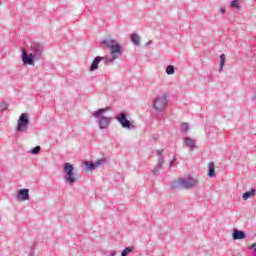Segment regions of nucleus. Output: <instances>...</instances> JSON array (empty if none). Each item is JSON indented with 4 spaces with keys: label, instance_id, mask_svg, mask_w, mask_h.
Here are the masks:
<instances>
[{
    "label": "nucleus",
    "instance_id": "obj_1",
    "mask_svg": "<svg viewBox=\"0 0 256 256\" xmlns=\"http://www.w3.org/2000/svg\"><path fill=\"white\" fill-rule=\"evenodd\" d=\"M199 185V181L193 176L188 175L172 182V189H195Z\"/></svg>",
    "mask_w": 256,
    "mask_h": 256
},
{
    "label": "nucleus",
    "instance_id": "obj_2",
    "mask_svg": "<svg viewBox=\"0 0 256 256\" xmlns=\"http://www.w3.org/2000/svg\"><path fill=\"white\" fill-rule=\"evenodd\" d=\"M107 111H109V107L100 108L92 113V117L97 119V125L99 129H107L111 123V118L103 116V113H107Z\"/></svg>",
    "mask_w": 256,
    "mask_h": 256
},
{
    "label": "nucleus",
    "instance_id": "obj_3",
    "mask_svg": "<svg viewBox=\"0 0 256 256\" xmlns=\"http://www.w3.org/2000/svg\"><path fill=\"white\" fill-rule=\"evenodd\" d=\"M75 167H73L70 163L64 164V179L68 185H73L74 183H77V173H74Z\"/></svg>",
    "mask_w": 256,
    "mask_h": 256
},
{
    "label": "nucleus",
    "instance_id": "obj_4",
    "mask_svg": "<svg viewBox=\"0 0 256 256\" xmlns=\"http://www.w3.org/2000/svg\"><path fill=\"white\" fill-rule=\"evenodd\" d=\"M101 45L103 47H106L107 49H110V53H123V47L120 46L119 43L115 39L108 38L101 40Z\"/></svg>",
    "mask_w": 256,
    "mask_h": 256
},
{
    "label": "nucleus",
    "instance_id": "obj_5",
    "mask_svg": "<svg viewBox=\"0 0 256 256\" xmlns=\"http://www.w3.org/2000/svg\"><path fill=\"white\" fill-rule=\"evenodd\" d=\"M29 129V115L27 113H22L17 120L16 132L17 133H27Z\"/></svg>",
    "mask_w": 256,
    "mask_h": 256
},
{
    "label": "nucleus",
    "instance_id": "obj_6",
    "mask_svg": "<svg viewBox=\"0 0 256 256\" xmlns=\"http://www.w3.org/2000/svg\"><path fill=\"white\" fill-rule=\"evenodd\" d=\"M30 51L35 58V61L43 59V53H45V46L39 42H33L31 44Z\"/></svg>",
    "mask_w": 256,
    "mask_h": 256
},
{
    "label": "nucleus",
    "instance_id": "obj_7",
    "mask_svg": "<svg viewBox=\"0 0 256 256\" xmlns=\"http://www.w3.org/2000/svg\"><path fill=\"white\" fill-rule=\"evenodd\" d=\"M115 119L118 121V123H120L123 129H128L129 131H133V129H135V125L127 119V113L120 112L119 115L115 117Z\"/></svg>",
    "mask_w": 256,
    "mask_h": 256
},
{
    "label": "nucleus",
    "instance_id": "obj_8",
    "mask_svg": "<svg viewBox=\"0 0 256 256\" xmlns=\"http://www.w3.org/2000/svg\"><path fill=\"white\" fill-rule=\"evenodd\" d=\"M153 107H154L155 111H157L158 113L165 111V109L167 107V96L165 94L157 96L154 99Z\"/></svg>",
    "mask_w": 256,
    "mask_h": 256
},
{
    "label": "nucleus",
    "instance_id": "obj_9",
    "mask_svg": "<svg viewBox=\"0 0 256 256\" xmlns=\"http://www.w3.org/2000/svg\"><path fill=\"white\" fill-rule=\"evenodd\" d=\"M22 61L24 65H35V56L32 53L28 54L27 50L22 49Z\"/></svg>",
    "mask_w": 256,
    "mask_h": 256
},
{
    "label": "nucleus",
    "instance_id": "obj_10",
    "mask_svg": "<svg viewBox=\"0 0 256 256\" xmlns=\"http://www.w3.org/2000/svg\"><path fill=\"white\" fill-rule=\"evenodd\" d=\"M157 157H158V165L152 170L153 175H157L161 169H163V163L165 160L163 159V150H157Z\"/></svg>",
    "mask_w": 256,
    "mask_h": 256
},
{
    "label": "nucleus",
    "instance_id": "obj_11",
    "mask_svg": "<svg viewBox=\"0 0 256 256\" xmlns=\"http://www.w3.org/2000/svg\"><path fill=\"white\" fill-rule=\"evenodd\" d=\"M106 161L107 160L105 158H102V159L96 161L95 163H93L91 161H86L85 166L88 171H93V170L97 169V167H101L104 163H106Z\"/></svg>",
    "mask_w": 256,
    "mask_h": 256
},
{
    "label": "nucleus",
    "instance_id": "obj_12",
    "mask_svg": "<svg viewBox=\"0 0 256 256\" xmlns=\"http://www.w3.org/2000/svg\"><path fill=\"white\" fill-rule=\"evenodd\" d=\"M111 56H104L102 57L104 61V65H109L110 63H113L116 59H119L121 55H123V52H110Z\"/></svg>",
    "mask_w": 256,
    "mask_h": 256
},
{
    "label": "nucleus",
    "instance_id": "obj_13",
    "mask_svg": "<svg viewBox=\"0 0 256 256\" xmlns=\"http://www.w3.org/2000/svg\"><path fill=\"white\" fill-rule=\"evenodd\" d=\"M18 201H29V189H20L17 194Z\"/></svg>",
    "mask_w": 256,
    "mask_h": 256
},
{
    "label": "nucleus",
    "instance_id": "obj_14",
    "mask_svg": "<svg viewBox=\"0 0 256 256\" xmlns=\"http://www.w3.org/2000/svg\"><path fill=\"white\" fill-rule=\"evenodd\" d=\"M184 145L190 151H193V149H197V142L195 141V139H192L191 137L184 138Z\"/></svg>",
    "mask_w": 256,
    "mask_h": 256
},
{
    "label": "nucleus",
    "instance_id": "obj_15",
    "mask_svg": "<svg viewBox=\"0 0 256 256\" xmlns=\"http://www.w3.org/2000/svg\"><path fill=\"white\" fill-rule=\"evenodd\" d=\"M245 237H247V235L241 230L235 229L232 233V239H234V241L245 239Z\"/></svg>",
    "mask_w": 256,
    "mask_h": 256
},
{
    "label": "nucleus",
    "instance_id": "obj_16",
    "mask_svg": "<svg viewBox=\"0 0 256 256\" xmlns=\"http://www.w3.org/2000/svg\"><path fill=\"white\" fill-rule=\"evenodd\" d=\"M101 61H103L102 56L95 57L90 66V71H97V69H99V63H101Z\"/></svg>",
    "mask_w": 256,
    "mask_h": 256
},
{
    "label": "nucleus",
    "instance_id": "obj_17",
    "mask_svg": "<svg viewBox=\"0 0 256 256\" xmlns=\"http://www.w3.org/2000/svg\"><path fill=\"white\" fill-rule=\"evenodd\" d=\"M130 40L134 43L136 47H139L141 45V38L139 37V34L133 33L130 36Z\"/></svg>",
    "mask_w": 256,
    "mask_h": 256
},
{
    "label": "nucleus",
    "instance_id": "obj_18",
    "mask_svg": "<svg viewBox=\"0 0 256 256\" xmlns=\"http://www.w3.org/2000/svg\"><path fill=\"white\" fill-rule=\"evenodd\" d=\"M256 189L253 188L250 191L244 192L242 195V199L247 201V199H251V197H255Z\"/></svg>",
    "mask_w": 256,
    "mask_h": 256
},
{
    "label": "nucleus",
    "instance_id": "obj_19",
    "mask_svg": "<svg viewBox=\"0 0 256 256\" xmlns=\"http://www.w3.org/2000/svg\"><path fill=\"white\" fill-rule=\"evenodd\" d=\"M208 177H215V163L208 164Z\"/></svg>",
    "mask_w": 256,
    "mask_h": 256
},
{
    "label": "nucleus",
    "instance_id": "obj_20",
    "mask_svg": "<svg viewBox=\"0 0 256 256\" xmlns=\"http://www.w3.org/2000/svg\"><path fill=\"white\" fill-rule=\"evenodd\" d=\"M166 74L167 75H175V66L173 65H168L166 67Z\"/></svg>",
    "mask_w": 256,
    "mask_h": 256
},
{
    "label": "nucleus",
    "instance_id": "obj_21",
    "mask_svg": "<svg viewBox=\"0 0 256 256\" xmlns=\"http://www.w3.org/2000/svg\"><path fill=\"white\" fill-rule=\"evenodd\" d=\"M180 131L181 133H187L189 131V123L187 122L182 123L180 127Z\"/></svg>",
    "mask_w": 256,
    "mask_h": 256
},
{
    "label": "nucleus",
    "instance_id": "obj_22",
    "mask_svg": "<svg viewBox=\"0 0 256 256\" xmlns=\"http://www.w3.org/2000/svg\"><path fill=\"white\" fill-rule=\"evenodd\" d=\"M230 7H233L234 9H237V11H239L241 9V6L239 5V0H233L230 4Z\"/></svg>",
    "mask_w": 256,
    "mask_h": 256
},
{
    "label": "nucleus",
    "instance_id": "obj_23",
    "mask_svg": "<svg viewBox=\"0 0 256 256\" xmlns=\"http://www.w3.org/2000/svg\"><path fill=\"white\" fill-rule=\"evenodd\" d=\"M225 66V54L220 55V68L219 71H223V67Z\"/></svg>",
    "mask_w": 256,
    "mask_h": 256
},
{
    "label": "nucleus",
    "instance_id": "obj_24",
    "mask_svg": "<svg viewBox=\"0 0 256 256\" xmlns=\"http://www.w3.org/2000/svg\"><path fill=\"white\" fill-rule=\"evenodd\" d=\"M133 251V247H126L122 253H121V256H128L129 253H131Z\"/></svg>",
    "mask_w": 256,
    "mask_h": 256
},
{
    "label": "nucleus",
    "instance_id": "obj_25",
    "mask_svg": "<svg viewBox=\"0 0 256 256\" xmlns=\"http://www.w3.org/2000/svg\"><path fill=\"white\" fill-rule=\"evenodd\" d=\"M39 151H41V146H36L30 151V153H32V155H38Z\"/></svg>",
    "mask_w": 256,
    "mask_h": 256
},
{
    "label": "nucleus",
    "instance_id": "obj_26",
    "mask_svg": "<svg viewBox=\"0 0 256 256\" xmlns=\"http://www.w3.org/2000/svg\"><path fill=\"white\" fill-rule=\"evenodd\" d=\"M249 251H253L252 255L256 256V243L252 244L251 246L248 247Z\"/></svg>",
    "mask_w": 256,
    "mask_h": 256
},
{
    "label": "nucleus",
    "instance_id": "obj_27",
    "mask_svg": "<svg viewBox=\"0 0 256 256\" xmlns=\"http://www.w3.org/2000/svg\"><path fill=\"white\" fill-rule=\"evenodd\" d=\"M9 105L7 104V102H2L1 105H0V111L3 112V111H7V107Z\"/></svg>",
    "mask_w": 256,
    "mask_h": 256
},
{
    "label": "nucleus",
    "instance_id": "obj_28",
    "mask_svg": "<svg viewBox=\"0 0 256 256\" xmlns=\"http://www.w3.org/2000/svg\"><path fill=\"white\" fill-rule=\"evenodd\" d=\"M116 255H117V251H115V250L110 251V256H116Z\"/></svg>",
    "mask_w": 256,
    "mask_h": 256
},
{
    "label": "nucleus",
    "instance_id": "obj_29",
    "mask_svg": "<svg viewBox=\"0 0 256 256\" xmlns=\"http://www.w3.org/2000/svg\"><path fill=\"white\" fill-rule=\"evenodd\" d=\"M219 11H220V13H221L222 15H224L225 10H224L223 8H220Z\"/></svg>",
    "mask_w": 256,
    "mask_h": 256
},
{
    "label": "nucleus",
    "instance_id": "obj_30",
    "mask_svg": "<svg viewBox=\"0 0 256 256\" xmlns=\"http://www.w3.org/2000/svg\"><path fill=\"white\" fill-rule=\"evenodd\" d=\"M148 45H151V41H148V42L146 43V47H148Z\"/></svg>",
    "mask_w": 256,
    "mask_h": 256
},
{
    "label": "nucleus",
    "instance_id": "obj_31",
    "mask_svg": "<svg viewBox=\"0 0 256 256\" xmlns=\"http://www.w3.org/2000/svg\"><path fill=\"white\" fill-rule=\"evenodd\" d=\"M173 161H177V158H175V156H173Z\"/></svg>",
    "mask_w": 256,
    "mask_h": 256
},
{
    "label": "nucleus",
    "instance_id": "obj_32",
    "mask_svg": "<svg viewBox=\"0 0 256 256\" xmlns=\"http://www.w3.org/2000/svg\"><path fill=\"white\" fill-rule=\"evenodd\" d=\"M170 167H173V162L170 163Z\"/></svg>",
    "mask_w": 256,
    "mask_h": 256
}]
</instances>
